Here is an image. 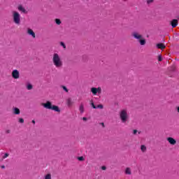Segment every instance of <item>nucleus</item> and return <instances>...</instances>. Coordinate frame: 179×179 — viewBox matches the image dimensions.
I'll return each instance as SVG.
<instances>
[{"label": "nucleus", "instance_id": "11", "mask_svg": "<svg viewBox=\"0 0 179 179\" xmlns=\"http://www.w3.org/2000/svg\"><path fill=\"white\" fill-rule=\"evenodd\" d=\"M27 34L29 35V36H31V37L33 38H36V33L34 32L33 29H27Z\"/></svg>", "mask_w": 179, "mask_h": 179}, {"label": "nucleus", "instance_id": "20", "mask_svg": "<svg viewBox=\"0 0 179 179\" xmlns=\"http://www.w3.org/2000/svg\"><path fill=\"white\" fill-rule=\"evenodd\" d=\"M55 23H56L57 24H58V25L61 24V23H62L61 20H59V19H58V18H56V19L55 20Z\"/></svg>", "mask_w": 179, "mask_h": 179}, {"label": "nucleus", "instance_id": "19", "mask_svg": "<svg viewBox=\"0 0 179 179\" xmlns=\"http://www.w3.org/2000/svg\"><path fill=\"white\" fill-rule=\"evenodd\" d=\"M61 87L62 89H63V90H64V92H66V93H68V92H69V90H68V88L65 85H62Z\"/></svg>", "mask_w": 179, "mask_h": 179}, {"label": "nucleus", "instance_id": "12", "mask_svg": "<svg viewBox=\"0 0 179 179\" xmlns=\"http://www.w3.org/2000/svg\"><path fill=\"white\" fill-rule=\"evenodd\" d=\"M66 104L68 107H72V106H73V101H72V99L71 98L67 99Z\"/></svg>", "mask_w": 179, "mask_h": 179}, {"label": "nucleus", "instance_id": "28", "mask_svg": "<svg viewBox=\"0 0 179 179\" xmlns=\"http://www.w3.org/2000/svg\"><path fill=\"white\" fill-rule=\"evenodd\" d=\"M153 0H147V3L149 5L150 3H152Z\"/></svg>", "mask_w": 179, "mask_h": 179}, {"label": "nucleus", "instance_id": "29", "mask_svg": "<svg viewBox=\"0 0 179 179\" xmlns=\"http://www.w3.org/2000/svg\"><path fill=\"white\" fill-rule=\"evenodd\" d=\"M136 134H138V130L136 129L133 130V135H136Z\"/></svg>", "mask_w": 179, "mask_h": 179}, {"label": "nucleus", "instance_id": "35", "mask_svg": "<svg viewBox=\"0 0 179 179\" xmlns=\"http://www.w3.org/2000/svg\"><path fill=\"white\" fill-rule=\"evenodd\" d=\"M1 169H5V166H1Z\"/></svg>", "mask_w": 179, "mask_h": 179}, {"label": "nucleus", "instance_id": "32", "mask_svg": "<svg viewBox=\"0 0 179 179\" xmlns=\"http://www.w3.org/2000/svg\"><path fill=\"white\" fill-rule=\"evenodd\" d=\"M6 134H10V130L7 129V130L6 131Z\"/></svg>", "mask_w": 179, "mask_h": 179}, {"label": "nucleus", "instance_id": "21", "mask_svg": "<svg viewBox=\"0 0 179 179\" xmlns=\"http://www.w3.org/2000/svg\"><path fill=\"white\" fill-rule=\"evenodd\" d=\"M27 90H31V89H33V85L31 84H28L27 85Z\"/></svg>", "mask_w": 179, "mask_h": 179}, {"label": "nucleus", "instance_id": "26", "mask_svg": "<svg viewBox=\"0 0 179 179\" xmlns=\"http://www.w3.org/2000/svg\"><path fill=\"white\" fill-rule=\"evenodd\" d=\"M19 122H20V124H23V122H24V120L23 118H20V119H19Z\"/></svg>", "mask_w": 179, "mask_h": 179}, {"label": "nucleus", "instance_id": "3", "mask_svg": "<svg viewBox=\"0 0 179 179\" xmlns=\"http://www.w3.org/2000/svg\"><path fill=\"white\" fill-rule=\"evenodd\" d=\"M12 17H13V22L15 23V24H17V26L20 25V22H22V17L20 16V13L16 10L12 11Z\"/></svg>", "mask_w": 179, "mask_h": 179}, {"label": "nucleus", "instance_id": "7", "mask_svg": "<svg viewBox=\"0 0 179 179\" xmlns=\"http://www.w3.org/2000/svg\"><path fill=\"white\" fill-rule=\"evenodd\" d=\"M17 10H19V12H20L21 13H24L25 15L28 13L27 10H26V8H24V7L22 6V4L18 5Z\"/></svg>", "mask_w": 179, "mask_h": 179}, {"label": "nucleus", "instance_id": "36", "mask_svg": "<svg viewBox=\"0 0 179 179\" xmlns=\"http://www.w3.org/2000/svg\"><path fill=\"white\" fill-rule=\"evenodd\" d=\"M101 125H103V127H104V123H101Z\"/></svg>", "mask_w": 179, "mask_h": 179}, {"label": "nucleus", "instance_id": "37", "mask_svg": "<svg viewBox=\"0 0 179 179\" xmlns=\"http://www.w3.org/2000/svg\"><path fill=\"white\" fill-rule=\"evenodd\" d=\"M138 134H141V131H139Z\"/></svg>", "mask_w": 179, "mask_h": 179}, {"label": "nucleus", "instance_id": "2", "mask_svg": "<svg viewBox=\"0 0 179 179\" xmlns=\"http://www.w3.org/2000/svg\"><path fill=\"white\" fill-rule=\"evenodd\" d=\"M41 106L44 107V108H46V110H53V111H57V113L61 111L58 106L52 105V103L50 101H47L46 103H42Z\"/></svg>", "mask_w": 179, "mask_h": 179}, {"label": "nucleus", "instance_id": "6", "mask_svg": "<svg viewBox=\"0 0 179 179\" xmlns=\"http://www.w3.org/2000/svg\"><path fill=\"white\" fill-rule=\"evenodd\" d=\"M91 92L92 93V94H94V96H97V93L98 94H101V87H92Z\"/></svg>", "mask_w": 179, "mask_h": 179}, {"label": "nucleus", "instance_id": "8", "mask_svg": "<svg viewBox=\"0 0 179 179\" xmlns=\"http://www.w3.org/2000/svg\"><path fill=\"white\" fill-rule=\"evenodd\" d=\"M20 75V74L19 73V71L17 70H13L12 72V77L13 79H19Z\"/></svg>", "mask_w": 179, "mask_h": 179}, {"label": "nucleus", "instance_id": "1", "mask_svg": "<svg viewBox=\"0 0 179 179\" xmlns=\"http://www.w3.org/2000/svg\"><path fill=\"white\" fill-rule=\"evenodd\" d=\"M52 64L55 66V68L59 69L64 66V62H62V59H61V56L58 55V53H54L52 56Z\"/></svg>", "mask_w": 179, "mask_h": 179}, {"label": "nucleus", "instance_id": "4", "mask_svg": "<svg viewBox=\"0 0 179 179\" xmlns=\"http://www.w3.org/2000/svg\"><path fill=\"white\" fill-rule=\"evenodd\" d=\"M132 37L136 40H138L141 45H145L146 44V40L143 38L142 34H139L138 31H134L131 34Z\"/></svg>", "mask_w": 179, "mask_h": 179}, {"label": "nucleus", "instance_id": "16", "mask_svg": "<svg viewBox=\"0 0 179 179\" xmlns=\"http://www.w3.org/2000/svg\"><path fill=\"white\" fill-rule=\"evenodd\" d=\"M13 113L15 115H19V114H20V109H19V108H14Z\"/></svg>", "mask_w": 179, "mask_h": 179}, {"label": "nucleus", "instance_id": "33", "mask_svg": "<svg viewBox=\"0 0 179 179\" xmlns=\"http://www.w3.org/2000/svg\"><path fill=\"white\" fill-rule=\"evenodd\" d=\"M83 121H87V117H83Z\"/></svg>", "mask_w": 179, "mask_h": 179}, {"label": "nucleus", "instance_id": "9", "mask_svg": "<svg viewBox=\"0 0 179 179\" xmlns=\"http://www.w3.org/2000/svg\"><path fill=\"white\" fill-rule=\"evenodd\" d=\"M166 141L170 143V145H174L176 143H177V141L176 139L173 138V137H168L166 138Z\"/></svg>", "mask_w": 179, "mask_h": 179}, {"label": "nucleus", "instance_id": "24", "mask_svg": "<svg viewBox=\"0 0 179 179\" xmlns=\"http://www.w3.org/2000/svg\"><path fill=\"white\" fill-rule=\"evenodd\" d=\"M96 108L103 109L104 108V106L102 104H99V105H97Z\"/></svg>", "mask_w": 179, "mask_h": 179}, {"label": "nucleus", "instance_id": "25", "mask_svg": "<svg viewBox=\"0 0 179 179\" xmlns=\"http://www.w3.org/2000/svg\"><path fill=\"white\" fill-rule=\"evenodd\" d=\"M78 160H79L80 162H83V160H85V158L83 157H78Z\"/></svg>", "mask_w": 179, "mask_h": 179}, {"label": "nucleus", "instance_id": "30", "mask_svg": "<svg viewBox=\"0 0 179 179\" xmlns=\"http://www.w3.org/2000/svg\"><path fill=\"white\" fill-rule=\"evenodd\" d=\"M158 61H159V62L163 61V59L162 58V56H161V55H159V56L158 57Z\"/></svg>", "mask_w": 179, "mask_h": 179}, {"label": "nucleus", "instance_id": "10", "mask_svg": "<svg viewBox=\"0 0 179 179\" xmlns=\"http://www.w3.org/2000/svg\"><path fill=\"white\" fill-rule=\"evenodd\" d=\"M171 25L172 27H177L178 26V20L177 19H173L171 21Z\"/></svg>", "mask_w": 179, "mask_h": 179}, {"label": "nucleus", "instance_id": "17", "mask_svg": "<svg viewBox=\"0 0 179 179\" xmlns=\"http://www.w3.org/2000/svg\"><path fill=\"white\" fill-rule=\"evenodd\" d=\"M141 152H143V153H145V152H146L147 150L146 146L145 145H141Z\"/></svg>", "mask_w": 179, "mask_h": 179}, {"label": "nucleus", "instance_id": "14", "mask_svg": "<svg viewBox=\"0 0 179 179\" xmlns=\"http://www.w3.org/2000/svg\"><path fill=\"white\" fill-rule=\"evenodd\" d=\"M157 48H159V50H164V48H166V45L164 43H157Z\"/></svg>", "mask_w": 179, "mask_h": 179}, {"label": "nucleus", "instance_id": "31", "mask_svg": "<svg viewBox=\"0 0 179 179\" xmlns=\"http://www.w3.org/2000/svg\"><path fill=\"white\" fill-rule=\"evenodd\" d=\"M101 170H107V167L105 166H101Z\"/></svg>", "mask_w": 179, "mask_h": 179}, {"label": "nucleus", "instance_id": "18", "mask_svg": "<svg viewBox=\"0 0 179 179\" xmlns=\"http://www.w3.org/2000/svg\"><path fill=\"white\" fill-rule=\"evenodd\" d=\"M44 179H52L51 173H47L44 176Z\"/></svg>", "mask_w": 179, "mask_h": 179}, {"label": "nucleus", "instance_id": "38", "mask_svg": "<svg viewBox=\"0 0 179 179\" xmlns=\"http://www.w3.org/2000/svg\"><path fill=\"white\" fill-rule=\"evenodd\" d=\"M123 1H127V0H123Z\"/></svg>", "mask_w": 179, "mask_h": 179}, {"label": "nucleus", "instance_id": "23", "mask_svg": "<svg viewBox=\"0 0 179 179\" xmlns=\"http://www.w3.org/2000/svg\"><path fill=\"white\" fill-rule=\"evenodd\" d=\"M90 105L92 106V108H96V106L94 105V103L93 101H91Z\"/></svg>", "mask_w": 179, "mask_h": 179}, {"label": "nucleus", "instance_id": "27", "mask_svg": "<svg viewBox=\"0 0 179 179\" xmlns=\"http://www.w3.org/2000/svg\"><path fill=\"white\" fill-rule=\"evenodd\" d=\"M9 157V154L8 153H6L4 155V156L3 157V159H6V157Z\"/></svg>", "mask_w": 179, "mask_h": 179}, {"label": "nucleus", "instance_id": "13", "mask_svg": "<svg viewBox=\"0 0 179 179\" xmlns=\"http://www.w3.org/2000/svg\"><path fill=\"white\" fill-rule=\"evenodd\" d=\"M124 173L127 176H131V174H132V171L131 170V168H129V167L126 168V169L124 171Z\"/></svg>", "mask_w": 179, "mask_h": 179}, {"label": "nucleus", "instance_id": "15", "mask_svg": "<svg viewBox=\"0 0 179 179\" xmlns=\"http://www.w3.org/2000/svg\"><path fill=\"white\" fill-rule=\"evenodd\" d=\"M79 111L81 114H83L85 113V106L83 103H80L79 106Z\"/></svg>", "mask_w": 179, "mask_h": 179}, {"label": "nucleus", "instance_id": "5", "mask_svg": "<svg viewBox=\"0 0 179 179\" xmlns=\"http://www.w3.org/2000/svg\"><path fill=\"white\" fill-rule=\"evenodd\" d=\"M120 118L122 121V122H123V124H125V122H127V121H128V118H129V115H128V110H127V109H123L122 110H120Z\"/></svg>", "mask_w": 179, "mask_h": 179}, {"label": "nucleus", "instance_id": "22", "mask_svg": "<svg viewBox=\"0 0 179 179\" xmlns=\"http://www.w3.org/2000/svg\"><path fill=\"white\" fill-rule=\"evenodd\" d=\"M60 45L63 47L64 50H66V45L64 42H60Z\"/></svg>", "mask_w": 179, "mask_h": 179}, {"label": "nucleus", "instance_id": "34", "mask_svg": "<svg viewBox=\"0 0 179 179\" xmlns=\"http://www.w3.org/2000/svg\"><path fill=\"white\" fill-rule=\"evenodd\" d=\"M32 124H36V121L34 120H32Z\"/></svg>", "mask_w": 179, "mask_h": 179}]
</instances>
